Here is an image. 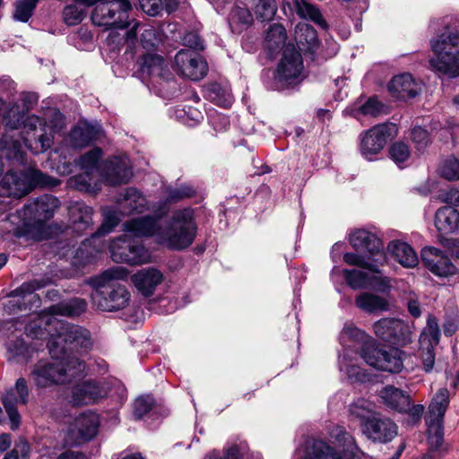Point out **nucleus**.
<instances>
[{
  "mask_svg": "<svg viewBox=\"0 0 459 459\" xmlns=\"http://www.w3.org/2000/svg\"><path fill=\"white\" fill-rule=\"evenodd\" d=\"M124 230L134 237H153L157 244L170 250L186 249L192 245L196 235L190 209L177 211L164 227L158 219L146 216L126 221Z\"/></svg>",
  "mask_w": 459,
  "mask_h": 459,
  "instance_id": "nucleus-1",
  "label": "nucleus"
},
{
  "mask_svg": "<svg viewBox=\"0 0 459 459\" xmlns=\"http://www.w3.org/2000/svg\"><path fill=\"white\" fill-rule=\"evenodd\" d=\"M128 271L115 266L104 271L91 280L94 291L91 294L93 305L101 311H118L129 305L131 295L125 285L117 281L126 280Z\"/></svg>",
  "mask_w": 459,
  "mask_h": 459,
  "instance_id": "nucleus-2",
  "label": "nucleus"
},
{
  "mask_svg": "<svg viewBox=\"0 0 459 459\" xmlns=\"http://www.w3.org/2000/svg\"><path fill=\"white\" fill-rule=\"evenodd\" d=\"M52 359L39 361L30 372V377L39 388L69 383L84 372V361L76 357L61 355Z\"/></svg>",
  "mask_w": 459,
  "mask_h": 459,
  "instance_id": "nucleus-3",
  "label": "nucleus"
},
{
  "mask_svg": "<svg viewBox=\"0 0 459 459\" xmlns=\"http://www.w3.org/2000/svg\"><path fill=\"white\" fill-rule=\"evenodd\" d=\"M449 403L450 393L446 387L438 389L430 401L425 418L429 449L421 459H441L448 450L444 444V417Z\"/></svg>",
  "mask_w": 459,
  "mask_h": 459,
  "instance_id": "nucleus-4",
  "label": "nucleus"
},
{
  "mask_svg": "<svg viewBox=\"0 0 459 459\" xmlns=\"http://www.w3.org/2000/svg\"><path fill=\"white\" fill-rule=\"evenodd\" d=\"M350 243L356 251L361 254H344L343 261L347 264L378 273L379 267L386 264L387 259L383 243L375 234L365 230H357L350 236Z\"/></svg>",
  "mask_w": 459,
  "mask_h": 459,
  "instance_id": "nucleus-5",
  "label": "nucleus"
},
{
  "mask_svg": "<svg viewBox=\"0 0 459 459\" xmlns=\"http://www.w3.org/2000/svg\"><path fill=\"white\" fill-rule=\"evenodd\" d=\"M49 325H55V333H49L50 339L48 342V348L52 358H58L61 355L69 356L68 351H88L91 349L93 342L91 334L86 328L63 323L56 318L47 321Z\"/></svg>",
  "mask_w": 459,
  "mask_h": 459,
  "instance_id": "nucleus-6",
  "label": "nucleus"
},
{
  "mask_svg": "<svg viewBox=\"0 0 459 459\" xmlns=\"http://www.w3.org/2000/svg\"><path fill=\"white\" fill-rule=\"evenodd\" d=\"M59 206V200L50 195H44L30 201L17 211L18 216L23 221L24 229H15L13 235L16 238L31 236L37 239L41 238L40 236L33 234V229L41 230L46 221L53 218Z\"/></svg>",
  "mask_w": 459,
  "mask_h": 459,
  "instance_id": "nucleus-7",
  "label": "nucleus"
},
{
  "mask_svg": "<svg viewBox=\"0 0 459 459\" xmlns=\"http://www.w3.org/2000/svg\"><path fill=\"white\" fill-rule=\"evenodd\" d=\"M431 48L435 54L429 61L431 66L449 77L459 76V31L446 28L431 41Z\"/></svg>",
  "mask_w": 459,
  "mask_h": 459,
  "instance_id": "nucleus-8",
  "label": "nucleus"
},
{
  "mask_svg": "<svg viewBox=\"0 0 459 459\" xmlns=\"http://www.w3.org/2000/svg\"><path fill=\"white\" fill-rule=\"evenodd\" d=\"M59 180L34 169L8 170L0 181V195L22 197L36 187L56 186Z\"/></svg>",
  "mask_w": 459,
  "mask_h": 459,
  "instance_id": "nucleus-9",
  "label": "nucleus"
},
{
  "mask_svg": "<svg viewBox=\"0 0 459 459\" xmlns=\"http://www.w3.org/2000/svg\"><path fill=\"white\" fill-rule=\"evenodd\" d=\"M94 5L91 17L94 25L105 30H124L131 25L129 0H100Z\"/></svg>",
  "mask_w": 459,
  "mask_h": 459,
  "instance_id": "nucleus-10",
  "label": "nucleus"
},
{
  "mask_svg": "<svg viewBox=\"0 0 459 459\" xmlns=\"http://www.w3.org/2000/svg\"><path fill=\"white\" fill-rule=\"evenodd\" d=\"M88 304L85 299L80 298L71 299L54 304L43 310L38 316V321L30 323L26 328V333L31 337L41 338L45 332L50 333V331L42 328L41 324L50 326L47 321L55 318L56 316L76 317L83 314L87 309Z\"/></svg>",
  "mask_w": 459,
  "mask_h": 459,
  "instance_id": "nucleus-11",
  "label": "nucleus"
},
{
  "mask_svg": "<svg viewBox=\"0 0 459 459\" xmlns=\"http://www.w3.org/2000/svg\"><path fill=\"white\" fill-rule=\"evenodd\" d=\"M404 357V351L394 347L380 349L374 345H368L362 351V358L368 365L391 373L402 371Z\"/></svg>",
  "mask_w": 459,
  "mask_h": 459,
  "instance_id": "nucleus-12",
  "label": "nucleus"
},
{
  "mask_svg": "<svg viewBox=\"0 0 459 459\" xmlns=\"http://www.w3.org/2000/svg\"><path fill=\"white\" fill-rule=\"evenodd\" d=\"M304 70L303 59L294 46H287L276 70L274 80L280 87L285 88L299 82Z\"/></svg>",
  "mask_w": 459,
  "mask_h": 459,
  "instance_id": "nucleus-13",
  "label": "nucleus"
},
{
  "mask_svg": "<svg viewBox=\"0 0 459 459\" xmlns=\"http://www.w3.org/2000/svg\"><path fill=\"white\" fill-rule=\"evenodd\" d=\"M109 250L114 262L130 265L148 263L151 257L148 250L142 244L134 243L127 234L114 239Z\"/></svg>",
  "mask_w": 459,
  "mask_h": 459,
  "instance_id": "nucleus-14",
  "label": "nucleus"
},
{
  "mask_svg": "<svg viewBox=\"0 0 459 459\" xmlns=\"http://www.w3.org/2000/svg\"><path fill=\"white\" fill-rule=\"evenodd\" d=\"M175 66L181 75L193 81L203 79L208 72L205 60L188 49H181L176 54Z\"/></svg>",
  "mask_w": 459,
  "mask_h": 459,
  "instance_id": "nucleus-15",
  "label": "nucleus"
},
{
  "mask_svg": "<svg viewBox=\"0 0 459 459\" xmlns=\"http://www.w3.org/2000/svg\"><path fill=\"white\" fill-rule=\"evenodd\" d=\"M392 126L381 124L360 134L359 151L363 157L372 160V157L378 154L387 143L391 135Z\"/></svg>",
  "mask_w": 459,
  "mask_h": 459,
  "instance_id": "nucleus-16",
  "label": "nucleus"
},
{
  "mask_svg": "<svg viewBox=\"0 0 459 459\" xmlns=\"http://www.w3.org/2000/svg\"><path fill=\"white\" fill-rule=\"evenodd\" d=\"M108 389L104 383L85 380L72 388L71 403L75 406L91 405L106 398Z\"/></svg>",
  "mask_w": 459,
  "mask_h": 459,
  "instance_id": "nucleus-17",
  "label": "nucleus"
},
{
  "mask_svg": "<svg viewBox=\"0 0 459 459\" xmlns=\"http://www.w3.org/2000/svg\"><path fill=\"white\" fill-rule=\"evenodd\" d=\"M29 401V388L25 378L20 377L16 380L14 390L11 389L2 399L3 405L11 421V429H18L21 416L16 408L17 403L26 405Z\"/></svg>",
  "mask_w": 459,
  "mask_h": 459,
  "instance_id": "nucleus-18",
  "label": "nucleus"
},
{
  "mask_svg": "<svg viewBox=\"0 0 459 459\" xmlns=\"http://www.w3.org/2000/svg\"><path fill=\"white\" fill-rule=\"evenodd\" d=\"M424 266L438 277H449L457 273V268L445 253L434 247H425L421 250Z\"/></svg>",
  "mask_w": 459,
  "mask_h": 459,
  "instance_id": "nucleus-19",
  "label": "nucleus"
},
{
  "mask_svg": "<svg viewBox=\"0 0 459 459\" xmlns=\"http://www.w3.org/2000/svg\"><path fill=\"white\" fill-rule=\"evenodd\" d=\"M362 430L373 442L388 443L397 436L398 428L388 418L373 416L365 420Z\"/></svg>",
  "mask_w": 459,
  "mask_h": 459,
  "instance_id": "nucleus-20",
  "label": "nucleus"
},
{
  "mask_svg": "<svg viewBox=\"0 0 459 459\" xmlns=\"http://www.w3.org/2000/svg\"><path fill=\"white\" fill-rule=\"evenodd\" d=\"M100 176L108 185L126 184L132 177V170L127 156H116L107 160L101 165Z\"/></svg>",
  "mask_w": 459,
  "mask_h": 459,
  "instance_id": "nucleus-21",
  "label": "nucleus"
},
{
  "mask_svg": "<svg viewBox=\"0 0 459 459\" xmlns=\"http://www.w3.org/2000/svg\"><path fill=\"white\" fill-rule=\"evenodd\" d=\"M48 281L44 279H33L13 290L10 296L19 299L17 303L20 309H31L33 306L39 307L40 304V298L35 291L46 287Z\"/></svg>",
  "mask_w": 459,
  "mask_h": 459,
  "instance_id": "nucleus-22",
  "label": "nucleus"
},
{
  "mask_svg": "<svg viewBox=\"0 0 459 459\" xmlns=\"http://www.w3.org/2000/svg\"><path fill=\"white\" fill-rule=\"evenodd\" d=\"M131 281L144 297L152 296L163 281L162 273L153 267L144 268L132 275Z\"/></svg>",
  "mask_w": 459,
  "mask_h": 459,
  "instance_id": "nucleus-23",
  "label": "nucleus"
},
{
  "mask_svg": "<svg viewBox=\"0 0 459 459\" xmlns=\"http://www.w3.org/2000/svg\"><path fill=\"white\" fill-rule=\"evenodd\" d=\"M388 90L397 99L416 97L421 91V85L410 74L394 76L388 84Z\"/></svg>",
  "mask_w": 459,
  "mask_h": 459,
  "instance_id": "nucleus-24",
  "label": "nucleus"
},
{
  "mask_svg": "<svg viewBox=\"0 0 459 459\" xmlns=\"http://www.w3.org/2000/svg\"><path fill=\"white\" fill-rule=\"evenodd\" d=\"M92 213V208L83 203L76 202L71 204L68 208V214L73 231L82 234L91 230Z\"/></svg>",
  "mask_w": 459,
  "mask_h": 459,
  "instance_id": "nucleus-25",
  "label": "nucleus"
},
{
  "mask_svg": "<svg viewBox=\"0 0 459 459\" xmlns=\"http://www.w3.org/2000/svg\"><path fill=\"white\" fill-rule=\"evenodd\" d=\"M100 427L99 415L92 411L80 414L74 422L73 432L77 433L78 442L88 441L93 438Z\"/></svg>",
  "mask_w": 459,
  "mask_h": 459,
  "instance_id": "nucleus-26",
  "label": "nucleus"
},
{
  "mask_svg": "<svg viewBox=\"0 0 459 459\" xmlns=\"http://www.w3.org/2000/svg\"><path fill=\"white\" fill-rule=\"evenodd\" d=\"M100 126L89 123H80L69 134V142L74 148H83L98 139Z\"/></svg>",
  "mask_w": 459,
  "mask_h": 459,
  "instance_id": "nucleus-27",
  "label": "nucleus"
},
{
  "mask_svg": "<svg viewBox=\"0 0 459 459\" xmlns=\"http://www.w3.org/2000/svg\"><path fill=\"white\" fill-rule=\"evenodd\" d=\"M387 249L392 257L405 268H414L419 264L416 252L406 242L393 240L388 244Z\"/></svg>",
  "mask_w": 459,
  "mask_h": 459,
  "instance_id": "nucleus-28",
  "label": "nucleus"
},
{
  "mask_svg": "<svg viewBox=\"0 0 459 459\" xmlns=\"http://www.w3.org/2000/svg\"><path fill=\"white\" fill-rule=\"evenodd\" d=\"M380 398L389 408L397 411H406L411 403L409 394L393 385H386L380 392Z\"/></svg>",
  "mask_w": 459,
  "mask_h": 459,
  "instance_id": "nucleus-29",
  "label": "nucleus"
},
{
  "mask_svg": "<svg viewBox=\"0 0 459 459\" xmlns=\"http://www.w3.org/2000/svg\"><path fill=\"white\" fill-rule=\"evenodd\" d=\"M286 40L287 32L285 28L280 23H273L265 31L264 48L269 56H273L282 49Z\"/></svg>",
  "mask_w": 459,
  "mask_h": 459,
  "instance_id": "nucleus-30",
  "label": "nucleus"
},
{
  "mask_svg": "<svg viewBox=\"0 0 459 459\" xmlns=\"http://www.w3.org/2000/svg\"><path fill=\"white\" fill-rule=\"evenodd\" d=\"M295 39L301 50L309 53H314L319 46L316 30L307 23H299L296 26Z\"/></svg>",
  "mask_w": 459,
  "mask_h": 459,
  "instance_id": "nucleus-31",
  "label": "nucleus"
},
{
  "mask_svg": "<svg viewBox=\"0 0 459 459\" xmlns=\"http://www.w3.org/2000/svg\"><path fill=\"white\" fill-rule=\"evenodd\" d=\"M435 225L441 233L454 232L459 226V212L452 206H444L436 212Z\"/></svg>",
  "mask_w": 459,
  "mask_h": 459,
  "instance_id": "nucleus-32",
  "label": "nucleus"
},
{
  "mask_svg": "<svg viewBox=\"0 0 459 459\" xmlns=\"http://www.w3.org/2000/svg\"><path fill=\"white\" fill-rule=\"evenodd\" d=\"M146 199L134 188L126 190L124 198L120 203L121 212L124 214L142 213L146 210Z\"/></svg>",
  "mask_w": 459,
  "mask_h": 459,
  "instance_id": "nucleus-33",
  "label": "nucleus"
},
{
  "mask_svg": "<svg viewBox=\"0 0 459 459\" xmlns=\"http://www.w3.org/2000/svg\"><path fill=\"white\" fill-rule=\"evenodd\" d=\"M293 4L297 14L301 19L310 20L322 29H327L328 24L324 19L320 10L307 0H293Z\"/></svg>",
  "mask_w": 459,
  "mask_h": 459,
  "instance_id": "nucleus-34",
  "label": "nucleus"
},
{
  "mask_svg": "<svg viewBox=\"0 0 459 459\" xmlns=\"http://www.w3.org/2000/svg\"><path fill=\"white\" fill-rule=\"evenodd\" d=\"M0 152L6 159L17 164H23L25 152L19 140L13 139V136L4 135L0 140Z\"/></svg>",
  "mask_w": 459,
  "mask_h": 459,
  "instance_id": "nucleus-35",
  "label": "nucleus"
},
{
  "mask_svg": "<svg viewBox=\"0 0 459 459\" xmlns=\"http://www.w3.org/2000/svg\"><path fill=\"white\" fill-rule=\"evenodd\" d=\"M23 142L32 153H41L49 149L53 143V136L48 134L45 127H39V134L23 135Z\"/></svg>",
  "mask_w": 459,
  "mask_h": 459,
  "instance_id": "nucleus-36",
  "label": "nucleus"
},
{
  "mask_svg": "<svg viewBox=\"0 0 459 459\" xmlns=\"http://www.w3.org/2000/svg\"><path fill=\"white\" fill-rule=\"evenodd\" d=\"M355 304L360 309L369 313L385 311L388 307V304L385 299L368 292L356 297Z\"/></svg>",
  "mask_w": 459,
  "mask_h": 459,
  "instance_id": "nucleus-37",
  "label": "nucleus"
},
{
  "mask_svg": "<svg viewBox=\"0 0 459 459\" xmlns=\"http://www.w3.org/2000/svg\"><path fill=\"white\" fill-rule=\"evenodd\" d=\"M440 329L437 317L433 315H429L427 319V325L421 332L419 343L420 345L437 346L440 341Z\"/></svg>",
  "mask_w": 459,
  "mask_h": 459,
  "instance_id": "nucleus-38",
  "label": "nucleus"
},
{
  "mask_svg": "<svg viewBox=\"0 0 459 459\" xmlns=\"http://www.w3.org/2000/svg\"><path fill=\"white\" fill-rule=\"evenodd\" d=\"M161 42L162 33L160 30L151 25L141 26L140 43L146 53L155 52Z\"/></svg>",
  "mask_w": 459,
  "mask_h": 459,
  "instance_id": "nucleus-39",
  "label": "nucleus"
},
{
  "mask_svg": "<svg viewBox=\"0 0 459 459\" xmlns=\"http://www.w3.org/2000/svg\"><path fill=\"white\" fill-rule=\"evenodd\" d=\"M104 217L105 218L102 225L95 233L91 235V239L82 243L79 249L81 253H82L84 250H87L88 244H90L91 241H95L99 237L109 233L112 229L119 223L120 221L117 212L113 210H105Z\"/></svg>",
  "mask_w": 459,
  "mask_h": 459,
  "instance_id": "nucleus-40",
  "label": "nucleus"
},
{
  "mask_svg": "<svg viewBox=\"0 0 459 459\" xmlns=\"http://www.w3.org/2000/svg\"><path fill=\"white\" fill-rule=\"evenodd\" d=\"M165 66L164 58L155 52L146 53L142 57L141 69L149 75L162 76Z\"/></svg>",
  "mask_w": 459,
  "mask_h": 459,
  "instance_id": "nucleus-41",
  "label": "nucleus"
},
{
  "mask_svg": "<svg viewBox=\"0 0 459 459\" xmlns=\"http://www.w3.org/2000/svg\"><path fill=\"white\" fill-rule=\"evenodd\" d=\"M6 121V126L10 129H17L21 126L22 116L18 105L5 103L0 99V117Z\"/></svg>",
  "mask_w": 459,
  "mask_h": 459,
  "instance_id": "nucleus-42",
  "label": "nucleus"
},
{
  "mask_svg": "<svg viewBox=\"0 0 459 459\" xmlns=\"http://www.w3.org/2000/svg\"><path fill=\"white\" fill-rule=\"evenodd\" d=\"M397 327L394 325L393 333H390V340L386 342L396 345L405 346L412 342L413 333L409 325L400 319H395Z\"/></svg>",
  "mask_w": 459,
  "mask_h": 459,
  "instance_id": "nucleus-43",
  "label": "nucleus"
},
{
  "mask_svg": "<svg viewBox=\"0 0 459 459\" xmlns=\"http://www.w3.org/2000/svg\"><path fill=\"white\" fill-rule=\"evenodd\" d=\"M102 150L95 147L82 155L77 163L79 167L85 171L93 172L94 170H97L100 173L101 166H99V163L102 158Z\"/></svg>",
  "mask_w": 459,
  "mask_h": 459,
  "instance_id": "nucleus-44",
  "label": "nucleus"
},
{
  "mask_svg": "<svg viewBox=\"0 0 459 459\" xmlns=\"http://www.w3.org/2000/svg\"><path fill=\"white\" fill-rule=\"evenodd\" d=\"M332 437L337 442V446L342 452L354 453L359 450L354 438L342 428L336 427L332 431Z\"/></svg>",
  "mask_w": 459,
  "mask_h": 459,
  "instance_id": "nucleus-45",
  "label": "nucleus"
},
{
  "mask_svg": "<svg viewBox=\"0 0 459 459\" xmlns=\"http://www.w3.org/2000/svg\"><path fill=\"white\" fill-rule=\"evenodd\" d=\"M343 276L348 285L352 289L368 288L369 275L362 271L352 269L343 270Z\"/></svg>",
  "mask_w": 459,
  "mask_h": 459,
  "instance_id": "nucleus-46",
  "label": "nucleus"
},
{
  "mask_svg": "<svg viewBox=\"0 0 459 459\" xmlns=\"http://www.w3.org/2000/svg\"><path fill=\"white\" fill-rule=\"evenodd\" d=\"M196 194L194 187L184 185L179 187H168L166 189V202L169 204L178 203L186 198H191Z\"/></svg>",
  "mask_w": 459,
  "mask_h": 459,
  "instance_id": "nucleus-47",
  "label": "nucleus"
},
{
  "mask_svg": "<svg viewBox=\"0 0 459 459\" xmlns=\"http://www.w3.org/2000/svg\"><path fill=\"white\" fill-rule=\"evenodd\" d=\"M38 0H18L15 4L13 18L16 21L26 22L31 17Z\"/></svg>",
  "mask_w": 459,
  "mask_h": 459,
  "instance_id": "nucleus-48",
  "label": "nucleus"
},
{
  "mask_svg": "<svg viewBox=\"0 0 459 459\" xmlns=\"http://www.w3.org/2000/svg\"><path fill=\"white\" fill-rule=\"evenodd\" d=\"M91 173V172L85 171L84 173L71 178L68 181L69 186L82 192L93 191L95 184L92 181Z\"/></svg>",
  "mask_w": 459,
  "mask_h": 459,
  "instance_id": "nucleus-49",
  "label": "nucleus"
},
{
  "mask_svg": "<svg viewBox=\"0 0 459 459\" xmlns=\"http://www.w3.org/2000/svg\"><path fill=\"white\" fill-rule=\"evenodd\" d=\"M277 11L275 0H258L255 6V13L262 20H271Z\"/></svg>",
  "mask_w": 459,
  "mask_h": 459,
  "instance_id": "nucleus-50",
  "label": "nucleus"
},
{
  "mask_svg": "<svg viewBox=\"0 0 459 459\" xmlns=\"http://www.w3.org/2000/svg\"><path fill=\"white\" fill-rule=\"evenodd\" d=\"M418 357L421 361L422 369L426 373L431 372L434 368L436 359L435 347L429 345H420Z\"/></svg>",
  "mask_w": 459,
  "mask_h": 459,
  "instance_id": "nucleus-51",
  "label": "nucleus"
},
{
  "mask_svg": "<svg viewBox=\"0 0 459 459\" xmlns=\"http://www.w3.org/2000/svg\"><path fill=\"white\" fill-rule=\"evenodd\" d=\"M86 15L83 9L80 8L76 4H70L65 7L63 11L64 22L68 26H74L82 22Z\"/></svg>",
  "mask_w": 459,
  "mask_h": 459,
  "instance_id": "nucleus-52",
  "label": "nucleus"
},
{
  "mask_svg": "<svg viewBox=\"0 0 459 459\" xmlns=\"http://www.w3.org/2000/svg\"><path fill=\"white\" fill-rule=\"evenodd\" d=\"M390 158L398 165L404 163L411 156L409 146L403 142H396L389 148Z\"/></svg>",
  "mask_w": 459,
  "mask_h": 459,
  "instance_id": "nucleus-53",
  "label": "nucleus"
},
{
  "mask_svg": "<svg viewBox=\"0 0 459 459\" xmlns=\"http://www.w3.org/2000/svg\"><path fill=\"white\" fill-rule=\"evenodd\" d=\"M394 325H398L395 318H382L374 324L373 329L377 337L386 342L393 333Z\"/></svg>",
  "mask_w": 459,
  "mask_h": 459,
  "instance_id": "nucleus-54",
  "label": "nucleus"
},
{
  "mask_svg": "<svg viewBox=\"0 0 459 459\" xmlns=\"http://www.w3.org/2000/svg\"><path fill=\"white\" fill-rule=\"evenodd\" d=\"M440 174L448 180H458L459 160L455 157L446 159L440 167Z\"/></svg>",
  "mask_w": 459,
  "mask_h": 459,
  "instance_id": "nucleus-55",
  "label": "nucleus"
},
{
  "mask_svg": "<svg viewBox=\"0 0 459 459\" xmlns=\"http://www.w3.org/2000/svg\"><path fill=\"white\" fill-rule=\"evenodd\" d=\"M154 406V400L150 395L138 397L134 403V416L140 420L146 415Z\"/></svg>",
  "mask_w": 459,
  "mask_h": 459,
  "instance_id": "nucleus-56",
  "label": "nucleus"
},
{
  "mask_svg": "<svg viewBox=\"0 0 459 459\" xmlns=\"http://www.w3.org/2000/svg\"><path fill=\"white\" fill-rule=\"evenodd\" d=\"M411 139L418 150L426 148L430 143L429 132L420 126H415L411 129Z\"/></svg>",
  "mask_w": 459,
  "mask_h": 459,
  "instance_id": "nucleus-57",
  "label": "nucleus"
},
{
  "mask_svg": "<svg viewBox=\"0 0 459 459\" xmlns=\"http://www.w3.org/2000/svg\"><path fill=\"white\" fill-rule=\"evenodd\" d=\"M21 115L23 117V115L21 113ZM24 123L23 131H22V136L23 135H29V134H39V127H45V123L43 120L37 117V116H30L26 118L25 121H23V117L22 118L21 125Z\"/></svg>",
  "mask_w": 459,
  "mask_h": 459,
  "instance_id": "nucleus-58",
  "label": "nucleus"
},
{
  "mask_svg": "<svg viewBox=\"0 0 459 459\" xmlns=\"http://www.w3.org/2000/svg\"><path fill=\"white\" fill-rule=\"evenodd\" d=\"M29 444L22 440L14 445V447L5 455L4 459H29Z\"/></svg>",
  "mask_w": 459,
  "mask_h": 459,
  "instance_id": "nucleus-59",
  "label": "nucleus"
},
{
  "mask_svg": "<svg viewBox=\"0 0 459 459\" xmlns=\"http://www.w3.org/2000/svg\"><path fill=\"white\" fill-rule=\"evenodd\" d=\"M139 6L150 16L158 15L162 10V0H138Z\"/></svg>",
  "mask_w": 459,
  "mask_h": 459,
  "instance_id": "nucleus-60",
  "label": "nucleus"
},
{
  "mask_svg": "<svg viewBox=\"0 0 459 459\" xmlns=\"http://www.w3.org/2000/svg\"><path fill=\"white\" fill-rule=\"evenodd\" d=\"M390 280L379 275L369 276L368 287L377 290L385 291L389 288Z\"/></svg>",
  "mask_w": 459,
  "mask_h": 459,
  "instance_id": "nucleus-61",
  "label": "nucleus"
},
{
  "mask_svg": "<svg viewBox=\"0 0 459 459\" xmlns=\"http://www.w3.org/2000/svg\"><path fill=\"white\" fill-rule=\"evenodd\" d=\"M7 351L12 357L23 355L27 351V346L23 340L17 339L7 345Z\"/></svg>",
  "mask_w": 459,
  "mask_h": 459,
  "instance_id": "nucleus-62",
  "label": "nucleus"
},
{
  "mask_svg": "<svg viewBox=\"0 0 459 459\" xmlns=\"http://www.w3.org/2000/svg\"><path fill=\"white\" fill-rule=\"evenodd\" d=\"M380 110V103L375 98H370L360 107L363 115L376 116Z\"/></svg>",
  "mask_w": 459,
  "mask_h": 459,
  "instance_id": "nucleus-63",
  "label": "nucleus"
},
{
  "mask_svg": "<svg viewBox=\"0 0 459 459\" xmlns=\"http://www.w3.org/2000/svg\"><path fill=\"white\" fill-rule=\"evenodd\" d=\"M183 39L184 43L191 48L201 50L204 49L203 41L201 40L199 36H197L195 33H187L186 35H185Z\"/></svg>",
  "mask_w": 459,
  "mask_h": 459,
  "instance_id": "nucleus-64",
  "label": "nucleus"
}]
</instances>
